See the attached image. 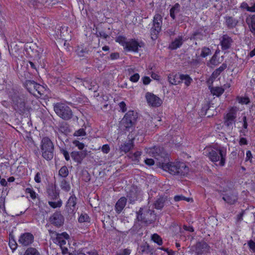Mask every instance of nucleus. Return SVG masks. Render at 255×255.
Listing matches in <instances>:
<instances>
[{"label": "nucleus", "instance_id": "24", "mask_svg": "<svg viewBox=\"0 0 255 255\" xmlns=\"http://www.w3.org/2000/svg\"><path fill=\"white\" fill-rule=\"evenodd\" d=\"M134 146L133 140H129L127 142L121 144L120 149L121 152L127 153Z\"/></svg>", "mask_w": 255, "mask_h": 255}, {"label": "nucleus", "instance_id": "27", "mask_svg": "<svg viewBox=\"0 0 255 255\" xmlns=\"http://www.w3.org/2000/svg\"><path fill=\"white\" fill-rule=\"evenodd\" d=\"M166 201V198L160 197L155 201L154 204V208L158 210L161 209L164 207Z\"/></svg>", "mask_w": 255, "mask_h": 255}, {"label": "nucleus", "instance_id": "51", "mask_svg": "<svg viewBox=\"0 0 255 255\" xmlns=\"http://www.w3.org/2000/svg\"><path fill=\"white\" fill-rule=\"evenodd\" d=\"M60 151L64 155L65 160L67 161H69L70 160V155L68 151H67L65 149H61L60 150Z\"/></svg>", "mask_w": 255, "mask_h": 255}, {"label": "nucleus", "instance_id": "31", "mask_svg": "<svg viewBox=\"0 0 255 255\" xmlns=\"http://www.w3.org/2000/svg\"><path fill=\"white\" fill-rule=\"evenodd\" d=\"M36 82L34 81L26 80L24 85L25 87L30 93H34L33 88H34Z\"/></svg>", "mask_w": 255, "mask_h": 255}, {"label": "nucleus", "instance_id": "41", "mask_svg": "<svg viewBox=\"0 0 255 255\" xmlns=\"http://www.w3.org/2000/svg\"><path fill=\"white\" fill-rule=\"evenodd\" d=\"M247 244L250 251L253 253H255V238L254 240L248 241Z\"/></svg>", "mask_w": 255, "mask_h": 255}, {"label": "nucleus", "instance_id": "57", "mask_svg": "<svg viewBox=\"0 0 255 255\" xmlns=\"http://www.w3.org/2000/svg\"><path fill=\"white\" fill-rule=\"evenodd\" d=\"M119 107L120 108L121 110L123 112H125L126 111V110H127L126 105L124 102L123 101V102H120L119 103Z\"/></svg>", "mask_w": 255, "mask_h": 255}, {"label": "nucleus", "instance_id": "61", "mask_svg": "<svg viewBox=\"0 0 255 255\" xmlns=\"http://www.w3.org/2000/svg\"><path fill=\"white\" fill-rule=\"evenodd\" d=\"M145 163L148 165H152L154 164L155 161L153 159L151 158H147L145 160Z\"/></svg>", "mask_w": 255, "mask_h": 255}, {"label": "nucleus", "instance_id": "53", "mask_svg": "<svg viewBox=\"0 0 255 255\" xmlns=\"http://www.w3.org/2000/svg\"><path fill=\"white\" fill-rule=\"evenodd\" d=\"M41 176L42 173L40 172H37L34 177V181L35 182L39 183L41 182Z\"/></svg>", "mask_w": 255, "mask_h": 255}, {"label": "nucleus", "instance_id": "46", "mask_svg": "<svg viewBox=\"0 0 255 255\" xmlns=\"http://www.w3.org/2000/svg\"><path fill=\"white\" fill-rule=\"evenodd\" d=\"M73 144L77 147L79 149L82 150L85 147V145L84 143L80 142L79 141L77 140H74L73 141Z\"/></svg>", "mask_w": 255, "mask_h": 255}, {"label": "nucleus", "instance_id": "42", "mask_svg": "<svg viewBox=\"0 0 255 255\" xmlns=\"http://www.w3.org/2000/svg\"><path fill=\"white\" fill-rule=\"evenodd\" d=\"M48 204L53 208H59L62 206V201L60 200L57 202L48 201Z\"/></svg>", "mask_w": 255, "mask_h": 255}, {"label": "nucleus", "instance_id": "58", "mask_svg": "<svg viewBox=\"0 0 255 255\" xmlns=\"http://www.w3.org/2000/svg\"><path fill=\"white\" fill-rule=\"evenodd\" d=\"M252 157H253L251 151H250V150L247 151V153H246V161L250 160V161L251 162Z\"/></svg>", "mask_w": 255, "mask_h": 255}, {"label": "nucleus", "instance_id": "7", "mask_svg": "<svg viewBox=\"0 0 255 255\" xmlns=\"http://www.w3.org/2000/svg\"><path fill=\"white\" fill-rule=\"evenodd\" d=\"M223 194V199L228 204L233 205L235 204L238 200V195L237 192L232 189H229L224 191Z\"/></svg>", "mask_w": 255, "mask_h": 255}, {"label": "nucleus", "instance_id": "52", "mask_svg": "<svg viewBox=\"0 0 255 255\" xmlns=\"http://www.w3.org/2000/svg\"><path fill=\"white\" fill-rule=\"evenodd\" d=\"M41 89H42V87L41 86V85H40L39 84L36 83L35 84L34 88H33V91H34L33 94H35L34 92H37L39 94L41 95Z\"/></svg>", "mask_w": 255, "mask_h": 255}, {"label": "nucleus", "instance_id": "37", "mask_svg": "<svg viewBox=\"0 0 255 255\" xmlns=\"http://www.w3.org/2000/svg\"><path fill=\"white\" fill-rule=\"evenodd\" d=\"M211 54V50L207 47H204L201 49L200 56L205 58Z\"/></svg>", "mask_w": 255, "mask_h": 255}, {"label": "nucleus", "instance_id": "3", "mask_svg": "<svg viewBox=\"0 0 255 255\" xmlns=\"http://www.w3.org/2000/svg\"><path fill=\"white\" fill-rule=\"evenodd\" d=\"M208 153L206 155L211 161L213 162L220 160L219 164L223 166L225 165L226 155V149L223 147H219L217 148L207 149Z\"/></svg>", "mask_w": 255, "mask_h": 255}, {"label": "nucleus", "instance_id": "16", "mask_svg": "<svg viewBox=\"0 0 255 255\" xmlns=\"http://www.w3.org/2000/svg\"><path fill=\"white\" fill-rule=\"evenodd\" d=\"M13 107L15 110L22 112L25 109V104L24 99L19 97H15L12 99Z\"/></svg>", "mask_w": 255, "mask_h": 255}, {"label": "nucleus", "instance_id": "13", "mask_svg": "<svg viewBox=\"0 0 255 255\" xmlns=\"http://www.w3.org/2000/svg\"><path fill=\"white\" fill-rule=\"evenodd\" d=\"M145 98L147 103L152 107H158L162 103V100L158 97L151 93H147Z\"/></svg>", "mask_w": 255, "mask_h": 255}, {"label": "nucleus", "instance_id": "40", "mask_svg": "<svg viewBox=\"0 0 255 255\" xmlns=\"http://www.w3.org/2000/svg\"><path fill=\"white\" fill-rule=\"evenodd\" d=\"M152 241L157 243L158 245H161L162 244V240L161 238L157 234H154L152 236Z\"/></svg>", "mask_w": 255, "mask_h": 255}, {"label": "nucleus", "instance_id": "6", "mask_svg": "<svg viewBox=\"0 0 255 255\" xmlns=\"http://www.w3.org/2000/svg\"><path fill=\"white\" fill-rule=\"evenodd\" d=\"M137 119V114L133 111H129L126 114L122 119L121 122V126L128 130L135 124Z\"/></svg>", "mask_w": 255, "mask_h": 255}, {"label": "nucleus", "instance_id": "33", "mask_svg": "<svg viewBox=\"0 0 255 255\" xmlns=\"http://www.w3.org/2000/svg\"><path fill=\"white\" fill-rule=\"evenodd\" d=\"M210 91L213 95L219 97L224 93V89L219 87H212L210 89Z\"/></svg>", "mask_w": 255, "mask_h": 255}, {"label": "nucleus", "instance_id": "25", "mask_svg": "<svg viewBox=\"0 0 255 255\" xmlns=\"http://www.w3.org/2000/svg\"><path fill=\"white\" fill-rule=\"evenodd\" d=\"M220 63L219 58H218L217 56V51H216L211 59L207 62V65L208 67L213 68L218 65Z\"/></svg>", "mask_w": 255, "mask_h": 255}, {"label": "nucleus", "instance_id": "45", "mask_svg": "<svg viewBox=\"0 0 255 255\" xmlns=\"http://www.w3.org/2000/svg\"><path fill=\"white\" fill-rule=\"evenodd\" d=\"M86 134V132L84 128H80L79 129L75 131L74 133V136H83Z\"/></svg>", "mask_w": 255, "mask_h": 255}, {"label": "nucleus", "instance_id": "49", "mask_svg": "<svg viewBox=\"0 0 255 255\" xmlns=\"http://www.w3.org/2000/svg\"><path fill=\"white\" fill-rule=\"evenodd\" d=\"M89 90H92L94 92H96L97 91V85L96 82L90 81Z\"/></svg>", "mask_w": 255, "mask_h": 255}, {"label": "nucleus", "instance_id": "59", "mask_svg": "<svg viewBox=\"0 0 255 255\" xmlns=\"http://www.w3.org/2000/svg\"><path fill=\"white\" fill-rule=\"evenodd\" d=\"M120 57L119 53L118 52L112 53L110 55V58L112 60L118 59Z\"/></svg>", "mask_w": 255, "mask_h": 255}, {"label": "nucleus", "instance_id": "8", "mask_svg": "<svg viewBox=\"0 0 255 255\" xmlns=\"http://www.w3.org/2000/svg\"><path fill=\"white\" fill-rule=\"evenodd\" d=\"M237 110L232 108L230 109L224 117V124L226 126L229 128H233L235 125L237 117Z\"/></svg>", "mask_w": 255, "mask_h": 255}, {"label": "nucleus", "instance_id": "62", "mask_svg": "<svg viewBox=\"0 0 255 255\" xmlns=\"http://www.w3.org/2000/svg\"><path fill=\"white\" fill-rule=\"evenodd\" d=\"M9 245L11 249H15L17 245L14 240H13L12 241H10Z\"/></svg>", "mask_w": 255, "mask_h": 255}, {"label": "nucleus", "instance_id": "17", "mask_svg": "<svg viewBox=\"0 0 255 255\" xmlns=\"http://www.w3.org/2000/svg\"><path fill=\"white\" fill-rule=\"evenodd\" d=\"M46 192L48 198L51 200H56L59 198V193L57 191L55 185H49L47 187Z\"/></svg>", "mask_w": 255, "mask_h": 255}, {"label": "nucleus", "instance_id": "10", "mask_svg": "<svg viewBox=\"0 0 255 255\" xmlns=\"http://www.w3.org/2000/svg\"><path fill=\"white\" fill-rule=\"evenodd\" d=\"M137 219L146 224H151V210H143L140 208L139 211L136 213Z\"/></svg>", "mask_w": 255, "mask_h": 255}, {"label": "nucleus", "instance_id": "63", "mask_svg": "<svg viewBox=\"0 0 255 255\" xmlns=\"http://www.w3.org/2000/svg\"><path fill=\"white\" fill-rule=\"evenodd\" d=\"M130 253V251L128 249H124L120 253L119 255H129Z\"/></svg>", "mask_w": 255, "mask_h": 255}, {"label": "nucleus", "instance_id": "32", "mask_svg": "<svg viewBox=\"0 0 255 255\" xmlns=\"http://www.w3.org/2000/svg\"><path fill=\"white\" fill-rule=\"evenodd\" d=\"M82 253L79 255H99L95 249L89 250L87 248L82 249Z\"/></svg>", "mask_w": 255, "mask_h": 255}, {"label": "nucleus", "instance_id": "28", "mask_svg": "<svg viewBox=\"0 0 255 255\" xmlns=\"http://www.w3.org/2000/svg\"><path fill=\"white\" fill-rule=\"evenodd\" d=\"M77 203V198L74 195L71 196L69 198L67 203V207L70 208L72 212L76 210V205Z\"/></svg>", "mask_w": 255, "mask_h": 255}, {"label": "nucleus", "instance_id": "50", "mask_svg": "<svg viewBox=\"0 0 255 255\" xmlns=\"http://www.w3.org/2000/svg\"><path fill=\"white\" fill-rule=\"evenodd\" d=\"M77 53L79 56L82 57L84 56L85 53H88V51L86 49L78 48L77 49Z\"/></svg>", "mask_w": 255, "mask_h": 255}, {"label": "nucleus", "instance_id": "44", "mask_svg": "<svg viewBox=\"0 0 255 255\" xmlns=\"http://www.w3.org/2000/svg\"><path fill=\"white\" fill-rule=\"evenodd\" d=\"M25 192L29 194L30 197L32 199H35L36 197V194L35 192L32 189L30 188H27L25 189Z\"/></svg>", "mask_w": 255, "mask_h": 255}, {"label": "nucleus", "instance_id": "14", "mask_svg": "<svg viewBox=\"0 0 255 255\" xmlns=\"http://www.w3.org/2000/svg\"><path fill=\"white\" fill-rule=\"evenodd\" d=\"M162 25V16L159 13L155 14L153 20V31L155 34L158 33L161 30Z\"/></svg>", "mask_w": 255, "mask_h": 255}, {"label": "nucleus", "instance_id": "15", "mask_svg": "<svg viewBox=\"0 0 255 255\" xmlns=\"http://www.w3.org/2000/svg\"><path fill=\"white\" fill-rule=\"evenodd\" d=\"M233 40L227 34L223 35L220 38V44L223 50H228L231 47Z\"/></svg>", "mask_w": 255, "mask_h": 255}, {"label": "nucleus", "instance_id": "19", "mask_svg": "<svg viewBox=\"0 0 255 255\" xmlns=\"http://www.w3.org/2000/svg\"><path fill=\"white\" fill-rule=\"evenodd\" d=\"M140 43H138L134 39H130L128 41L126 45L125 49L127 51H131L133 52H137L138 47H141Z\"/></svg>", "mask_w": 255, "mask_h": 255}, {"label": "nucleus", "instance_id": "56", "mask_svg": "<svg viewBox=\"0 0 255 255\" xmlns=\"http://www.w3.org/2000/svg\"><path fill=\"white\" fill-rule=\"evenodd\" d=\"M68 245H69V244H68L66 245L62 246V247H60L61 249L62 253L63 255H65V254H67L68 253Z\"/></svg>", "mask_w": 255, "mask_h": 255}, {"label": "nucleus", "instance_id": "39", "mask_svg": "<svg viewBox=\"0 0 255 255\" xmlns=\"http://www.w3.org/2000/svg\"><path fill=\"white\" fill-rule=\"evenodd\" d=\"M116 41V42L122 45L124 47V48H125L126 45L127 44V43L128 42L126 40V37L122 36L117 37Z\"/></svg>", "mask_w": 255, "mask_h": 255}, {"label": "nucleus", "instance_id": "22", "mask_svg": "<svg viewBox=\"0 0 255 255\" xmlns=\"http://www.w3.org/2000/svg\"><path fill=\"white\" fill-rule=\"evenodd\" d=\"M246 22L248 25L250 31L255 36V14L248 16L246 18Z\"/></svg>", "mask_w": 255, "mask_h": 255}, {"label": "nucleus", "instance_id": "9", "mask_svg": "<svg viewBox=\"0 0 255 255\" xmlns=\"http://www.w3.org/2000/svg\"><path fill=\"white\" fill-rule=\"evenodd\" d=\"M51 224L59 228L63 226L64 223V218L61 212H55L49 218Z\"/></svg>", "mask_w": 255, "mask_h": 255}, {"label": "nucleus", "instance_id": "34", "mask_svg": "<svg viewBox=\"0 0 255 255\" xmlns=\"http://www.w3.org/2000/svg\"><path fill=\"white\" fill-rule=\"evenodd\" d=\"M180 81H184V84L186 86H189L192 82V79L187 74H180Z\"/></svg>", "mask_w": 255, "mask_h": 255}, {"label": "nucleus", "instance_id": "55", "mask_svg": "<svg viewBox=\"0 0 255 255\" xmlns=\"http://www.w3.org/2000/svg\"><path fill=\"white\" fill-rule=\"evenodd\" d=\"M174 199L175 201H179L181 200H187V198L182 195H176L174 197Z\"/></svg>", "mask_w": 255, "mask_h": 255}, {"label": "nucleus", "instance_id": "23", "mask_svg": "<svg viewBox=\"0 0 255 255\" xmlns=\"http://www.w3.org/2000/svg\"><path fill=\"white\" fill-rule=\"evenodd\" d=\"M127 199L125 197H121L116 203L115 210L118 213H120L125 207Z\"/></svg>", "mask_w": 255, "mask_h": 255}, {"label": "nucleus", "instance_id": "54", "mask_svg": "<svg viewBox=\"0 0 255 255\" xmlns=\"http://www.w3.org/2000/svg\"><path fill=\"white\" fill-rule=\"evenodd\" d=\"M102 151L104 153H108L110 150V147L107 144H104L101 147Z\"/></svg>", "mask_w": 255, "mask_h": 255}, {"label": "nucleus", "instance_id": "64", "mask_svg": "<svg viewBox=\"0 0 255 255\" xmlns=\"http://www.w3.org/2000/svg\"><path fill=\"white\" fill-rule=\"evenodd\" d=\"M227 67V64L223 63L222 65L217 68L218 70L221 72H223Z\"/></svg>", "mask_w": 255, "mask_h": 255}, {"label": "nucleus", "instance_id": "18", "mask_svg": "<svg viewBox=\"0 0 255 255\" xmlns=\"http://www.w3.org/2000/svg\"><path fill=\"white\" fill-rule=\"evenodd\" d=\"M86 154L87 153L86 151H74L71 152V156L75 162H76L78 163H81L83 159L86 157Z\"/></svg>", "mask_w": 255, "mask_h": 255}, {"label": "nucleus", "instance_id": "26", "mask_svg": "<svg viewBox=\"0 0 255 255\" xmlns=\"http://www.w3.org/2000/svg\"><path fill=\"white\" fill-rule=\"evenodd\" d=\"M169 82L174 85H177L180 83V75L171 74L168 76Z\"/></svg>", "mask_w": 255, "mask_h": 255}, {"label": "nucleus", "instance_id": "47", "mask_svg": "<svg viewBox=\"0 0 255 255\" xmlns=\"http://www.w3.org/2000/svg\"><path fill=\"white\" fill-rule=\"evenodd\" d=\"M238 100L239 103L242 104H248L250 102L249 98L248 97H238Z\"/></svg>", "mask_w": 255, "mask_h": 255}, {"label": "nucleus", "instance_id": "1", "mask_svg": "<svg viewBox=\"0 0 255 255\" xmlns=\"http://www.w3.org/2000/svg\"><path fill=\"white\" fill-rule=\"evenodd\" d=\"M147 152L150 156L154 157L157 165L171 174L184 176L188 173L189 167L185 163L168 162V154L163 148L154 146L149 148Z\"/></svg>", "mask_w": 255, "mask_h": 255}, {"label": "nucleus", "instance_id": "48", "mask_svg": "<svg viewBox=\"0 0 255 255\" xmlns=\"http://www.w3.org/2000/svg\"><path fill=\"white\" fill-rule=\"evenodd\" d=\"M139 75L138 73H134L130 76L129 80L132 82H136L139 79Z\"/></svg>", "mask_w": 255, "mask_h": 255}, {"label": "nucleus", "instance_id": "11", "mask_svg": "<svg viewBox=\"0 0 255 255\" xmlns=\"http://www.w3.org/2000/svg\"><path fill=\"white\" fill-rule=\"evenodd\" d=\"M34 239V236L31 233L27 232L20 235L18 242L21 246L27 247L33 243Z\"/></svg>", "mask_w": 255, "mask_h": 255}, {"label": "nucleus", "instance_id": "43", "mask_svg": "<svg viewBox=\"0 0 255 255\" xmlns=\"http://www.w3.org/2000/svg\"><path fill=\"white\" fill-rule=\"evenodd\" d=\"M89 216L86 214H81L80 216L78 221L80 223H84V222H87L89 221Z\"/></svg>", "mask_w": 255, "mask_h": 255}, {"label": "nucleus", "instance_id": "5", "mask_svg": "<svg viewBox=\"0 0 255 255\" xmlns=\"http://www.w3.org/2000/svg\"><path fill=\"white\" fill-rule=\"evenodd\" d=\"M48 232L54 243L58 245L59 247L68 244L67 241L69 239L70 237L66 232L59 234L51 230H49Z\"/></svg>", "mask_w": 255, "mask_h": 255}, {"label": "nucleus", "instance_id": "60", "mask_svg": "<svg viewBox=\"0 0 255 255\" xmlns=\"http://www.w3.org/2000/svg\"><path fill=\"white\" fill-rule=\"evenodd\" d=\"M142 81L143 84L147 85L149 84V83L150 82L151 79H150L149 77L147 76H144V77L142 78Z\"/></svg>", "mask_w": 255, "mask_h": 255}, {"label": "nucleus", "instance_id": "36", "mask_svg": "<svg viewBox=\"0 0 255 255\" xmlns=\"http://www.w3.org/2000/svg\"><path fill=\"white\" fill-rule=\"evenodd\" d=\"M69 174V171L67 167L66 166H62L59 171V175L62 177V178H65Z\"/></svg>", "mask_w": 255, "mask_h": 255}, {"label": "nucleus", "instance_id": "12", "mask_svg": "<svg viewBox=\"0 0 255 255\" xmlns=\"http://www.w3.org/2000/svg\"><path fill=\"white\" fill-rule=\"evenodd\" d=\"M193 251L197 255H201L208 252L210 247L204 241L197 242L195 245L192 247Z\"/></svg>", "mask_w": 255, "mask_h": 255}, {"label": "nucleus", "instance_id": "38", "mask_svg": "<svg viewBox=\"0 0 255 255\" xmlns=\"http://www.w3.org/2000/svg\"><path fill=\"white\" fill-rule=\"evenodd\" d=\"M140 155L141 152L137 151L133 154L130 153L128 156L131 159L132 161L137 162L139 161Z\"/></svg>", "mask_w": 255, "mask_h": 255}, {"label": "nucleus", "instance_id": "21", "mask_svg": "<svg viewBox=\"0 0 255 255\" xmlns=\"http://www.w3.org/2000/svg\"><path fill=\"white\" fill-rule=\"evenodd\" d=\"M225 25L229 29L235 28L239 23V20L231 16H226L225 17Z\"/></svg>", "mask_w": 255, "mask_h": 255}, {"label": "nucleus", "instance_id": "4", "mask_svg": "<svg viewBox=\"0 0 255 255\" xmlns=\"http://www.w3.org/2000/svg\"><path fill=\"white\" fill-rule=\"evenodd\" d=\"M54 110L57 115L64 120H69L73 117V112L71 108L65 104L56 103L54 105Z\"/></svg>", "mask_w": 255, "mask_h": 255}, {"label": "nucleus", "instance_id": "29", "mask_svg": "<svg viewBox=\"0 0 255 255\" xmlns=\"http://www.w3.org/2000/svg\"><path fill=\"white\" fill-rule=\"evenodd\" d=\"M180 5L178 3H176L170 9V16L173 19L176 18V14L179 12Z\"/></svg>", "mask_w": 255, "mask_h": 255}, {"label": "nucleus", "instance_id": "2", "mask_svg": "<svg viewBox=\"0 0 255 255\" xmlns=\"http://www.w3.org/2000/svg\"><path fill=\"white\" fill-rule=\"evenodd\" d=\"M40 150L42 157L47 161L51 160L54 155V145L48 137L42 138L40 143Z\"/></svg>", "mask_w": 255, "mask_h": 255}, {"label": "nucleus", "instance_id": "20", "mask_svg": "<svg viewBox=\"0 0 255 255\" xmlns=\"http://www.w3.org/2000/svg\"><path fill=\"white\" fill-rule=\"evenodd\" d=\"M184 41L183 36H178L169 44V48L175 50L181 47Z\"/></svg>", "mask_w": 255, "mask_h": 255}, {"label": "nucleus", "instance_id": "30", "mask_svg": "<svg viewBox=\"0 0 255 255\" xmlns=\"http://www.w3.org/2000/svg\"><path fill=\"white\" fill-rule=\"evenodd\" d=\"M60 186L61 188L66 191L68 192L71 189V186L68 181L65 178H61L60 181Z\"/></svg>", "mask_w": 255, "mask_h": 255}, {"label": "nucleus", "instance_id": "35", "mask_svg": "<svg viewBox=\"0 0 255 255\" xmlns=\"http://www.w3.org/2000/svg\"><path fill=\"white\" fill-rule=\"evenodd\" d=\"M23 255H40L37 250L34 248L30 247L25 251Z\"/></svg>", "mask_w": 255, "mask_h": 255}]
</instances>
